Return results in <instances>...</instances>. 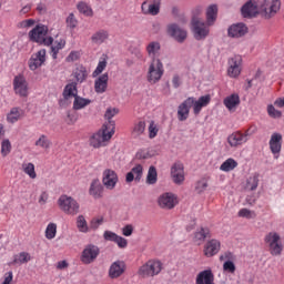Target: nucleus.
<instances>
[{
  "label": "nucleus",
  "mask_w": 284,
  "mask_h": 284,
  "mask_svg": "<svg viewBox=\"0 0 284 284\" xmlns=\"http://www.w3.org/2000/svg\"><path fill=\"white\" fill-rule=\"evenodd\" d=\"M29 39L33 43H39V45H52L54 43V38L48 36V26L37 24L29 32Z\"/></svg>",
  "instance_id": "obj_1"
},
{
  "label": "nucleus",
  "mask_w": 284,
  "mask_h": 284,
  "mask_svg": "<svg viewBox=\"0 0 284 284\" xmlns=\"http://www.w3.org/2000/svg\"><path fill=\"white\" fill-rule=\"evenodd\" d=\"M191 30L195 41H205L210 37V24L196 16L191 20Z\"/></svg>",
  "instance_id": "obj_2"
},
{
  "label": "nucleus",
  "mask_w": 284,
  "mask_h": 284,
  "mask_svg": "<svg viewBox=\"0 0 284 284\" xmlns=\"http://www.w3.org/2000/svg\"><path fill=\"white\" fill-rule=\"evenodd\" d=\"M164 72H165V70L163 69V62H161V59L153 58L149 65L146 81L152 84L159 83V81H161Z\"/></svg>",
  "instance_id": "obj_3"
},
{
  "label": "nucleus",
  "mask_w": 284,
  "mask_h": 284,
  "mask_svg": "<svg viewBox=\"0 0 284 284\" xmlns=\"http://www.w3.org/2000/svg\"><path fill=\"white\" fill-rule=\"evenodd\" d=\"M58 205L64 214H69L71 216H75V214H79L80 205L77 200H74L72 196L68 195H61L58 200Z\"/></svg>",
  "instance_id": "obj_4"
},
{
  "label": "nucleus",
  "mask_w": 284,
  "mask_h": 284,
  "mask_svg": "<svg viewBox=\"0 0 284 284\" xmlns=\"http://www.w3.org/2000/svg\"><path fill=\"white\" fill-rule=\"evenodd\" d=\"M162 270L163 263H161V261L150 260L140 267L139 274L140 276H142V278H151L154 276H159Z\"/></svg>",
  "instance_id": "obj_5"
},
{
  "label": "nucleus",
  "mask_w": 284,
  "mask_h": 284,
  "mask_svg": "<svg viewBox=\"0 0 284 284\" xmlns=\"http://www.w3.org/2000/svg\"><path fill=\"white\" fill-rule=\"evenodd\" d=\"M281 10V0H263L260 4V17L262 19H272Z\"/></svg>",
  "instance_id": "obj_6"
},
{
  "label": "nucleus",
  "mask_w": 284,
  "mask_h": 284,
  "mask_svg": "<svg viewBox=\"0 0 284 284\" xmlns=\"http://www.w3.org/2000/svg\"><path fill=\"white\" fill-rule=\"evenodd\" d=\"M114 136V131H110L108 125L103 124L102 130L98 131L90 138V145L92 148H101L105 141H110Z\"/></svg>",
  "instance_id": "obj_7"
},
{
  "label": "nucleus",
  "mask_w": 284,
  "mask_h": 284,
  "mask_svg": "<svg viewBox=\"0 0 284 284\" xmlns=\"http://www.w3.org/2000/svg\"><path fill=\"white\" fill-rule=\"evenodd\" d=\"M99 254H101L99 246L89 244L82 251L81 261L84 265H90V263H94L97 261Z\"/></svg>",
  "instance_id": "obj_8"
},
{
  "label": "nucleus",
  "mask_w": 284,
  "mask_h": 284,
  "mask_svg": "<svg viewBox=\"0 0 284 284\" xmlns=\"http://www.w3.org/2000/svg\"><path fill=\"white\" fill-rule=\"evenodd\" d=\"M278 241H281V235L276 232H270L265 236V243H268L273 256H278L283 252V245Z\"/></svg>",
  "instance_id": "obj_9"
},
{
  "label": "nucleus",
  "mask_w": 284,
  "mask_h": 284,
  "mask_svg": "<svg viewBox=\"0 0 284 284\" xmlns=\"http://www.w3.org/2000/svg\"><path fill=\"white\" fill-rule=\"evenodd\" d=\"M241 14L244 19H255L261 14V6L256 4V1L248 0L242 6Z\"/></svg>",
  "instance_id": "obj_10"
},
{
  "label": "nucleus",
  "mask_w": 284,
  "mask_h": 284,
  "mask_svg": "<svg viewBox=\"0 0 284 284\" xmlns=\"http://www.w3.org/2000/svg\"><path fill=\"white\" fill-rule=\"evenodd\" d=\"M250 32V29L247 28V24L243 22L231 24L227 29V37L230 39H241L242 37H245Z\"/></svg>",
  "instance_id": "obj_11"
},
{
  "label": "nucleus",
  "mask_w": 284,
  "mask_h": 284,
  "mask_svg": "<svg viewBox=\"0 0 284 284\" xmlns=\"http://www.w3.org/2000/svg\"><path fill=\"white\" fill-rule=\"evenodd\" d=\"M221 252V241L216 239H211L206 241L203 248V254L206 258H212V256H216Z\"/></svg>",
  "instance_id": "obj_12"
},
{
  "label": "nucleus",
  "mask_w": 284,
  "mask_h": 284,
  "mask_svg": "<svg viewBox=\"0 0 284 284\" xmlns=\"http://www.w3.org/2000/svg\"><path fill=\"white\" fill-rule=\"evenodd\" d=\"M102 183L106 190H114L116 183H119V175H116L114 170L106 169L103 171Z\"/></svg>",
  "instance_id": "obj_13"
},
{
  "label": "nucleus",
  "mask_w": 284,
  "mask_h": 284,
  "mask_svg": "<svg viewBox=\"0 0 284 284\" xmlns=\"http://www.w3.org/2000/svg\"><path fill=\"white\" fill-rule=\"evenodd\" d=\"M168 34L175 39L178 43H183L185 39H187V31L179 27L176 23H172L168 26Z\"/></svg>",
  "instance_id": "obj_14"
},
{
  "label": "nucleus",
  "mask_w": 284,
  "mask_h": 284,
  "mask_svg": "<svg viewBox=\"0 0 284 284\" xmlns=\"http://www.w3.org/2000/svg\"><path fill=\"white\" fill-rule=\"evenodd\" d=\"M194 105V98H187L178 108V119L179 121H187L190 116V110Z\"/></svg>",
  "instance_id": "obj_15"
},
{
  "label": "nucleus",
  "mask_w": 284,
  "mask_h": 284,
  "mask_svg": "<svg viewBox=\"0 0 284 284\" xmlns=\"http://www.w3.org/2000/svg\"><path fill=\"white\" fill-rule=\"evenodd\" d=\"M247 136H250V131H245V133H241V131H237L229 135L227 143L231 148H239V145L247 143Z\"/></svg>",
  "instance_id": "obj_16"
},
{
  "label": "nucleus",
  "mask_w": 284,
  "mask_h": 284,
  "mask_svg": "<svg viewBox=\"0 0 284 284\" xmlns=\"http://www.w3.org/2000/svg\"><path fill=\"white\" fill-rule=\"evenodd\" d=\"M45 63V49H41L29 59V68L34 71Z\"/></svg>",
  "instance_id": "obj_17"
},
{
  "label": "nucleus",
  "mask_w": 284,
  "mask_h": 284,
  "mask_svg": "<svg viewBox=\"0 0 284 284\" xmlns=\"http://www.w3.org/2000/svg\"><path fill=\"white\" fill-rule=\"evenodd\" d=\"M243 61V58L241 55H235L229 60V77H232L233 79H236L239 74H241V63Z\"/></svg>",
  "instance_id": "obj_18"
},
{
  "label": "nucleus",
  "mask_w": 284,
  "mask_h": 284,
  "mask_svg": "<svg viewBox=\"0 0 284 284\" xmlns=\"http://www.w3.org/2000/svg\"><path fill=\"white\" fill-rule=\"evenodd\" d=\"M158 203L162 210H173L176 206V196L172 193H164L159 197Z\"/></svg>",
  "instance_id": "obj_19"
},
{
  "label": "nucleus",
  "mask_w": 284,
  "mask_h": 284,
  "mask_svg": "<svg viewBox=\"0 0 284 284\" xmlns=\"http://www.w3.org/2000/svg\"><path fill=\"white\" fill-rule=\"evenodd\" d=\"M13 88L16 94H19V97H28V82L23 75H17L13 79Z\"/></svg>",
  "instance_id": "obj_20"
},
{
  "label": "nucleus",
  "mask_w": 284,
  "mask_h": 284,
  "mask_svg": "<svg viewBox=\"0 0 284 284\" xmlns=\"http://www.w3.org/2000/svg\"><path fill=\"white\" fill-rule=\"evenodd\" d=\"M171 176L173 179V183H176V185H181L183 181H185V173L183 171V164L182 163H175L171 168Z\"/></svg>",
  "instance_id": "obj_21"
},
{
  "label": "nucleus",
  "mask_w": 284,
  "mask_h": 284,
  "mask_svg": "<svg viewBox=\"0 0 284 284\" xmlns=\"http://www.w3.org/2000/svg\"><path fill=\"white\" fill-rule=\"evenodd\" d=\"M272 154H281L283 148V135L281 133H273L268 142Z\"/></svg>",
  "instance_id": "obj_22"
},
{
  "label": "nucleus",
  "mask_w": 284,
  "mask_h": 284,
  "mask_svg": "<svg viewBox=\"0 0 284 284\" xmlns=\"http://www.w3.org/2000/svg\"><path fill=\"white\" fill-rule=\"evenodd\" d=\"M125 272V262L115 261L111 264L109 268V276L111 278H119Z\"/></svg>",
  "instance_id": "obj_23"
},
{
  "label": "nucleus",
  "mask_w": 284,
  "mask_h": 284,
  "mask_svg": "<svg viewBox=\"0 0 284 284\" xmlns=\"http://www.w3.org/2000/svg\"><path fill=\"white\" fill-rule=\"evenodd\" d=\"M141 179H143V165L136 164L129 173H126L125 181L126 183H132V181L139 183L141 182Z\"/></svg>",
  "instance_id": "obj_24"
},
{
  "label": "nucleus",
  "mask_w": 284,
  "mask_h": 284,
  "mask_svg": "<svg viewBox=\"0 0 284 284\" xmlns=\"http://www.w3.org/2000/svg\"><path fill=\"white\" fill-rule=\"evenodd\" d=\"M141 8H142L143 14H151L152 17H156V14L161 12V0H153V3L149 6H148V2L144 1Z\"/></svg>",
  "instance_id": "obj_25"
},
{
  "label": "nucleus",
  "mask_w": 284,
  "mask_h": 284,
  "mask_svg": "<svg viewBox=\"0 0 284 284\" xmlns=\"http://www.w3.org/2000/svg\"><path fill=\"white\" fill-rule=\"evenodd\" d=\"M89 194L90 196H93V199L103 197V184H101V181L99 179L92 180L89 189Z\"/></svg>",
  "instance_id": "obj_26"
},
{
  "label": "nucleus",
  "mask_w": 284,
  "mask_h": 284,
  "mask_svg": "<svg viewBox=\"0 0 284 284\" xmlns=\"http://www.w3.org/2000/svg\"><path fill=\"white\" fill-rule=\"evenodd\" d=\"M206 239H212V232L210 231L209 227H200L196 230V232L194 233V237L193 241L194 243H197L199 245H201V243H205Z\"/></svg>",
  "instance_id": "obj_27"
},
{
  "label": "nucleus",
  "mask_w": 284,
  "mask_h": 284,
  "mask_svg": "<svg viewBox=\"0 0 284 284\" xmlns=\"http://www.w3.org/2000/svg\"><path fill=\"white\" fill-rule=\"evenodd\" d=\"M109 79H110V77L108 75V73H103L95 80L94 90L98 94H103V92H105V90H108Z\"/></svg>",
  "instance_id": "obj_28"
},
{
  "label": "nucleus",
  "mask_w": 284,
  "mask_h": 284,
  "mask_svg": "<svg viewBox=\"0 0 284 284\" xmlns=\"http://www.w3.org/2000/svg\"><path fill=\"white\" fill-rule=\"evenodd\" d=\"M224 105L230 112H232V110H236V108L241 105V98L239 94L233 93L224 99Z\"/></svg>",
  "instance_id": "obj_29"
},
{
  "label": "nucleus",
  "mask_w": 284,
  "mask_h": 284,
  "mask_svg": "<svg viewBox=\"0 0 284 284\" xmlns=\"http://www.w3.org/2000/svg\"><path fill=\"white\" fill-rule=\"evenodd\" d=\"M119 112V109L116 108H109L106 109L105 113H104V119L108 120V124H104L108 126V130L111 132H114V128L116 125V123L114 122V116H116V113Z\"/></svg>",
  "instance_id": "obj_30"
},
{
  "label": "nucleus",
  "mask_w": 284,
  "mask_h": 284,
  "mask_svg": "<svg viewBox=\"0 0 284 284\" xmlns=\"http://www.w3.org/2000/svg\"><path fill=\"white\" fill-rule=\"evenodd\" d=\"M109 38L110 33L103 29H100L92 34L91 41L95 45H101V43H105V41H108Z\"/></svg>",
  "instance_id": "obj_31"
},
{
  "label": "nucleus",
  "mask_w": 284,
  "mask_h": 284,
  "mask_svg": "<svg viewBox=\"0 0 284 284\" xmlns=\"http://www.w3.org/2000/svg\"><path fill=\"white\" fill-rule=\"evenodd\" d=\"M26 114L23 109L19 106H14L10 110V112L7 114V121L8 123H17V121H20L21 118Z\"/></svg>",
  "instance_id": "obj_32"
},
{
  "label": "nucleus",
  "mask_w": 284,
  "mask_h": 284,
  "mask_svg": "<svg viewBox=\"0 0 284 284\" xmlns=\"http://www.w3.org/2000/svg\"><path fill=\"white\" fill-rule=\"evenodd\" d=\"M78 95H79V90L77 89V82H71L64 87L62 97L65 101H68V99H70L71 97H73L74 99Z\"/></svg>",
  "instance_id": "obj_33"
},
{
  "label": "nucleus",
  "mask_w": 284,
  "mask_h": 284,
  "mask_svg": "<svg viewBox=\"0 0 284 284\" xmlns=\"http://www.w3.org/2000/svg\"><path fill=\"white\" fill-rule=\"evenodd\" d=\"M217 14H219V7H216V4H211L206 9V23H207V26H214V22L216 21Z\"/></svg>",
  "instance_id": "obj_34"
},
{
  "label": "nucleus",
  "mask_w": 284,
  "mask_h": 284,
  "mask_svg": "<svg viewBox=\"0 0 284 284\" xmlns=\"http://www.w3.org/2000/svg\"><path fill=\"white\" fill-rule=\"evenodd\" d=\"M90 103H92V100L75 95L73 101V110H83V108H88Z\"/></svg>",
  "instance_id": "obj_35"
},
{
  "label": "nucleus",
  "mask_w": 284,
  "mask_h": 284,
  "mask_svg": "<svg viewBox=\"0 0 284 284\" xmlns=\"http://www.w3.org/2000/svg\"><path fill=\"white\" fill-rule=\"evenodd\" d=\"M73 77L77 83H83L88 79V69L83 65L78 67L75 72H73Z\"/></svg>",
  "instance_id": "obj_36"
},
{
  "label": "nucleus",
  "mask_w": 284,
  "mask_h": 284,
  "mask_svg": "<svg viewBox=\"0 0 284 284\" xmlns=\"http://www.w3.org/2000/svg\"><path fill=\"white\" fill-rule=\"evenodd\" d=\"M160 50H161V43L156 41L150 42L146 47V52L149 57H152V59H156V54H159Z\"/></svg>",
  "instance_id": "obj_37"
},
{
  "label": "nucleus",
  "mask_w": 284,
  "mask_h": 284,
  "mask_svg": "<svg viewBox=\"0 0 284 284\" xmlns=\"http://www.w3.org/2000/svg\"><path fill=\"white\" fill-rule=\"evenodd\" d=\"M30 260H31L30 253L21 252L20 254L14 255L12 265H17V264L23 265V263H28Z\"/></svg>",
  "instance_id": "obj_38"
},
{
  "label": "nucleus",
  "mask_w": 284,
  "mask_h": 284,
  "mask_svg": "<svg viewBox=\"0 0 284 284\" xmlns=\"http://www.w3.org/2000/svg\"><path fill=\"white\" fill-rule=\"evenodd\" d=\"M237 165L239 163L234 159H227L221 164L220 170H222V172H232Z\"/></svg>",
  "instance_id": "obj_39"
},
{
  "label": "nucleus",
  "mask_w": 284,
  "mask_h": 284,
  "mask_svg": "<svg viewBox=\"0 0 284 284\" xmlns=\"http://www.w3.org/2000/svg\"><path fill=\"white\" fill-rule=\"evenodd\" d=\"M159 174L156 173L155 166H150L146 175V183L149 185H154L158 181Z\"/></svg>",
  "instance_id": "obj_40"
},
{
  "label": "nucleus",
  "mask_w": 284,
  "mask_h": 284,
  "mask_svg": "<svg viewBox=\"0 0 284 284\" xmlns=\"http://www.w3.org/2000/svg\"><path fill=\"white\" fill-rule=\"evenodd\" d=\"M143 132H145V121H140L133 128V131H132L133 139H139V136L143 134Z\"/></svg>",
  "instance_id": "obj_41"
},
{
  "label": "nucleus",
  "mask_w": 284,
  "mask_h": 284,
  "mask_svg": "<svg viewBox=\"0 0 284 284\" xmlns=\"http://www.w3.org/2000/svg\"><path fill=\"white\" fill-rule=\"evenodd\" d=\"M77 227L79 232H82L84 234L89 232L90 229L88 227V221H85V217L83 215L78 216Z\"/></svg>",
  "instance_id": "obj_42"
},
{
  "label": "nucleus",
  "mask_w": 284,
  "mask_h": 284,
  "mask_svg": "<svg viewBox=\"0 0 284 284\" xmlns=\"http://www.w3.org/2000/svg\"><path fill=\"white\" fill-rule=\"evenodd\" d=\"M77 8L81 14H84V17H92V14H94L92 8L85 2H79Z\"/></svg>",
  "instance_id": "obj_43"
},
{
  "label": "nucleus",
  "mask_w": 284,
  "mask_h": 284,
  "mask_svg": "<svg viewBox=\"0 0 284 284\" xmlns=\"http://www.w3.org/2000/svg\"><path fill=\"white\" fill-rule=\"evenodd\" d=\"M36 145L38 148H42L43 150L50 149V145H52V142L49 141L48 136L44 134L40 135V138L36 141Z\"/></svg>",
  "instance_id": "obj_44"
},
{
  "label": "nucleus",
  "mask_w": 284,
  "mask_h": 284,
  "mask_svg": "<svg viewBox=\"0 0 284 284\" xmlns=\"http://www.w3.org/2000/svg\"><path fill=\"white\" fill-rule=\"evenodd\" d=\"M57 236V224L55 223H49L45 230V237L49 241H52Z\"/></svg>",
  "instance_id": "obj_45"
},
{
  "label": "nucleus",
  "mask_w": 284,
  "mask_h": 284,
  "mask_svg": "<svg viewBox=\"0 0 284 284\" xmlns=\"http://www.w3.org/2000/svg\"><path fill=\"white\" fill-rule=\"evenodd\" d=\"M246 187H247V190H251V192H254V190H256V187H258V175L257 174L247 179Z\"/></svg>",
  "instance_id": "obj_46"
},
{
  "label": "nucleus",
  "mask_w": 284,
  "mask_h": 284,
  "mask_svg": "<svg viewBox=\"0 0 284 284\" xmlns=\"http://www.w3.org/2000/svg\"><path fill=\"white\" fill-rule=\"evenodd\" d=\"M67 28L74 30L79 26V20L74 17V13H70L65 19Z\"/></svg>",
  "instance_id": "obj_47"
},
{
  "label": "nucleus",
  "mask_w": 284,
  "mask_h": 284,
  "mask_svg": "<svg viewBox=\"0 0 284 284\" xmlns=\"http://www.w3.org/2000/svg\"><path fill=\"white\" fill-rule=\"evenodd\" d=\"M12 152V143H10V140L6 139L1 143V154L2 156H8Z\"/></svg>",
  "instance_id": "obj_48"
},
{
  "label": "nucleus",
  "mask_w": 284,
  "mask_h": 284,
  "mask_svg": "<svg viewBox=\"0 0 284 284\" xmlns=\"http://www.w3.org/2000/svg\"><path fill=\"white\" fill-rule=\"evenodd\" d=\"M24 174H28L30 179H37V172L34 171V164L33 163H28L24 165Z\"/></svg>",
  "instance_id": "obj_49"
},
{
  "label": "nucleus",
  "mask_w": 284,
  "mask_h": 284,
  "mask_svg": "<svg viewBox=\"0 0 284 284\" xmlns=\"http://www.w3.org/2000/svg\"><path fill=\"white\" fill-rule=\"evenodd\" d=\"M239 216H241L242 219H254L256 216V212L248 209H241L239 211Z\"/></svg>",
  "instance_id": "obj_50"
},
{
  "label": "nucleus",
  "mask_w": 284,
  "mask_h": 284,
  "mask_svg": "<svg viewBox=\"0 0 284 284\" xmlns=\"http://www.w3.org/2000/svg\"><path fill=\"white\" fill-rule=\"evenodd\" d=\"M108 67V61L102 60L98 63L97 69L93 71L92 77L97 78L99 77V74H101V72H103V70H105V68Z\"/></svg>",
  "instance_id": "obj_51"
},
{
  "label": "nucleus",
  "mask_w": 284,
  "mask_h": 284,
  "mask_svg": "<svg viewBox=\"0 0 284 284\" xmlns=\"http://www.w3.org/2000/svg\"><path fill=\"white\" fill-rule=\"evenodd\" d=\"M267 112H268V115L272 116V119H281V116H283V113L276 110V108H274V105L272 104L267 106Z\"/></svg>",
  "instance_id": "obj_52"
},
{
  "label": "nucleus",
  "mask_w": 284,
  "mask_h": 284,
  "mask_svg": "<svg viewBox=\"0 0 284 284\" xmlns=\"http://www.w3.org/2000/svg\"><path fill=\"white\" fill-rule=\"evenodd\" d=\"M207 186H209L207 180L202 179L196 183L195 190H196V192H199V194H201V193L205 192V190H207Z\"/></svg>",
  "instance_id": "obj_53"
},
{
  "label": "nucleus",
  "mask_w": 284,
  "mask_h": 284,
  "mask_svg": "<svg viewBox=\"0 0 284 284\" xmlns=\"http://www.w3.org/2000/svg\"><path fill=\"white\" fill-rule=\"evenodd\" d=\"M223 270L224 272H230L231 274H234V272H236V265H234V262L232 261H226L223 264Z\"/></svg>",
  "instance_id": "obj_54"
},
{
  "label": "nucleus",
  "mask_w": 284,
  "mask_h": 284,
  "mask_svg": "<svg viewBox=\"0 0 284 284\" xmlns=\"http://www.w3.org/2000/svg\"><path fill=\"white\" fill-rule=\"evenodd\" d=\"M118 237H119V235L112 231H105L103 234L104 241H111L113 243H115Z\"/></svg>",
  "instance_id": "obj_55"
},
{
  "label": "nucleus",
  "mask_w": 284,
  "mask_h": 284,
  "mask_svg": "<svg viewBox=\"0 0 284 284\" xmlns=\"http://www.w3.org/2000/svg\"><path fill=\"white\" fill-rule=\"evenodd\" d=\"M103 217L100 219H92L90 222V229L91 230H99V227H101V225H103Z\"/></svg>",
  "instance_id": "obj_56"
},
{
  "label": "nucleus",
  "mask_w": 284,
  "mask_h": 284,
  "mask_svg": "<svg viewBox=\"0 0 284 284\" xmlns=\"http://www.w3.org/2000/svg\"><path fill=\"white\" fill-rule=\"evenodd\" d=\"M115 243L121 250H125V247H128V240L123 236L118 235Z\"/></svg>",
  "instance_id": "obj_57"
},
{
  "label": "nucleus",
  "mask_w": 284,
  "mask_h": 284,
  "mask_svg": "<svg viewBox=\"0 0 284 284\" xmlns=\"http://www.w3.org/2000/svg\"><path fill=\"white\" fill-rule=\"evenodd\" d=\"M159 134V129L154 125V122H151L149 125V138L154 139Z\"/></svg>",
  "instance_id": "obj_58"
},
{
  "label": "nucleus",
  "mask_w": 284,
  "mask_h": 284,
  "mask_svg": "<svg viewBox=\"0 0 284 284\" xmlns=\"http://www.w3.org/2000/svg\"><path fill=\"white\" fill-rule=\"evenodd\" d=\"M133 232H134V226H132L131 224H128L122 229L123 236H132Z\"/></svg>",
  "instance_id": "obj_59"
},
{
  "label": "nucleus",
  "mask_w": 284,
  "mask_h": 284,
  "mask_svg": "<svg viewBox=\"0 0 284 284\" xmlns=\"http://www.w3.org/2000/svg\"><path fill=\"white\" fill-rule=\"evenodd\" d=\"M135 159H138L139 161L150 159V153H148V151L145 150H140L136 152Z\"/></svg>",
  "instance_id": "obj_60"
},
{
  "label": "nucleus",
  "mask_w": 284,
  "mask_h": 284,
  "mask_svg": "<svg viewBox=\"0 0 284 284\" xmlns=\"http://www.w3.org/2000/svg\"><path fill=\"white\" fill-rule=\"evenodd\" d=\"M197 101L200 102V104L202 106L205 108V106L210 105V101H212V98L210 95H202L199 98Z\"/></svg>",
  "instance_id": "obj_61"
},
{
  "label": "nucleus",
  "mask_w": 284,
  "mask_h": 284,
  "mask_svg": "<svg viewBox=\"0 0 284 284\" xmlns=\"http://www.w3.org/2000/svg\"><path fill=\"white\" fill-rule=\"evenodd\" d=\"M32 26H34L33 19L23 20L22 22H20V28H32Z\"/></svg>",
  "instance_id": "obj_62"
},
{
  "label": "nucleus",
  "mask_w": 284,
  "mask_h": 284,
  "mask_svg": "<svg viewBox=\"0 0 284 284\" xmlns=\"http://www.w3.org/2000/svg\"><path fill=\"white\" fill-rule=\"evenodd\" d=\"M172 83H173V88L178 89L181 88V77H179V74L173 75L172 79Z\"/></svg>",
  "instance_id": "obj_63"
},
{
  "label": "nucleus",
  "mask_w": 284,
  "mask_h": 284,
  "mask_svg": "<svg viewBox=\"0 0 284 284\" xmlns=\"http://www.w3.org/2000/svg\"><path fill=\"white\" fill-rule=\"evenodd\" d=\"M203 108L204 106H202L199 101L194 100V103H193V112H194V114H200L201 110H203Z\"/></svg>",
  "instance_id": "obj_64"
}]
</instances>
